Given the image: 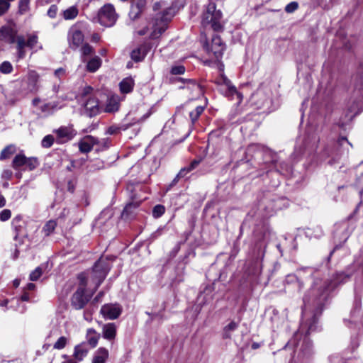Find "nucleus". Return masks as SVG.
<instances>
[{
    "instance_id": "nucleus-1",
    "label": "nucleus",
    "mask_w": 363,
    "mask_h": 363,
    "mask_svg": "<svg viewBox=\"0 0 363 363\" xmlns=\"http://www.w3.org/2000/svg\"><path fill=\"white\" fill-rule=\"evenodd\" d=\"M155 11L161 10L159 13H156L155 18L152 23V33L151 34L152 38H157L159 35L162 34L167 28V23L175 14V9L172 7L167 6L164 1L156 2L153 6Z\"/></svg>"
},
{
    "instance_id": "nucleus-2",
    "label": "nucleus",
    "mask_w": 363,
    "mask_h": 363,
    "mask_svg": "<svg viewBox=\"0 0 363 363\" xmlns=\"http://www.w3.org/2000/svg\"><path fill=\"white\" fill-rule=\"evenodd\" d=\"M348 146L352 147V144L345 137H340L336 143L328 145L321 152V160L329 159L328 163L333 165L337 163L342 155L345 152H348Z\"/></svg>"
},
{
    "instance_id": "nucleus-3",
    "label": "nucleus",
    "mask_w": 363,
    "mask_h": 363,
    "mask_svg": "<svg viewBox=\"0 0 363 363\" xmlns=\"http://www.w3.org/2000/svg\"><path fill=\"white\" fill-rule=\"evenodd\" d=\"M222 12L216 9V5L213 2H210L206 11L203 13L201 24L204 28H211L214 31H220L223 30Z\"/></svg>"
},
{
    "instance_id": "nucleus-4",
    "label": "nucleus",
    "mask_w": 363,
    "mask_h": 363,
    "mask_svg": "<svg viewBox=\"0 0 363 363\" xmlns=\"http://www.w3.org/2000/svg\"><path fill=\"white\" fill-rule=\"evenodd\" d=\"M214 82L220 86V91L226 97L232 98L236 96L238 102L242 99V94L238 91L236 87L232 84L230 80L223 74L221 73Z\"/></svg>"
},
{
    "instance_id": "nucleus-5",
    "label": "nucleus",
    "mask_w": 363,
    "mask_h": 363,
    "mask_svg": "<svg viewBox=\"0 0 363 363\" xmlns=\"http://www.w3.org/2000/svg\"><path fill=\"white\" fill-rule=\"evenodd\" d=\"M38 165L39 162L36 157H27L23 154L16 155L11 163V167L15 170H19L22 168L23 170L32 171Z\"/></svg>"
},
{
    "instance_id": "nucleus-6",
    "label": "nucleus",
    "mask_w": 363,
    "mask_h": 363,
    "mask_svg": "<svg viewBox=\"0 0 363 363\" xmlns=\"http://www.w3.org/2000/svg\"><path fill=\"white\" fill-rule=\"evenodd\" d=\"M117 19L114 7L111 4L104 5L99 11L98 21L101 26H113Z\"/></svg>"
},
{
    "instance_id": "nucleus-7",
    "label": "nucleus",
    "mask_w": 363,
    "mask_h": 363,
    "mask_svg": "<svg viewBox=\"0 0 363 363\" xmlns=\"http://www.w3.org/2000/svg\"><path fill=\"white\" fill-rule=\"evenodd\" d=\"M84 38V36L81 30V23H77L69 28L67 40L71 49L75 50L79 48L82 45Z\"/></svg>"
},
{
    "instance_id": "nucleus-8",
    "label": "nucleus",
    "mask_w": 363,
    "mask_h": 363,
    "mask_svg": "<svg viewBox=\"0 0 363 363\" xmlns=\"http://www.w3.org/2000/svg\"><path fill=\"white\" fill-rule=\"evenodd\" d=\"M109 267L106 262L100 259L94 264L93 267V281L95 282L96 286L94 290L96 291L108 274Z\"/></svg>"
},
{
    "instance_id": "nucleus-9",
    "label": "nucleus",
    "mask_w": 363,
    "mask_h": 363,
    "mask_svg": "<svg viewBox=\"0 0 363 363\" xmlns=\"http://www.w3.org/2000/svg\"><path fill=\"white\" fill-rule=\"evenodd\" d=\"M204 48L209 55H212L216 60H219L222 57L225 45L223 43L220 38L215 35L211 40V45L208 43L204 45Z\"/></svg>"
},
{
    "instance_id": "nucleus-10",
    "label": "nucleus",
    "mask_w": 363,
    "mask_h": 363,
    "mask_svg": "<svg viewBox=\"0 0 363 363\" xmlns=\"http://www.w3.org/2000/svg\"><path fill=\"white\" fill-rule=\"evenodd\" d=\"M12 225L16 232L13 239L18 241V243L15 245L17 247L18 245H21L23 243V239L28 238V234L24 230L25 223L23 221L21 216H16L13 219Z\"/></svg>"
},
{
    "instance_id": "nucleus-11",
    "label": "nucleus",
    "mask_w": 363,
    "mask_h": 363,
    "mask_svg": "<svg viewBox=\"0 0 363 363\" xmlns=\"http://www.w3.org/2000/svg\"><path fill=\"white\" fill-rule=\"evenodd\" d=\"M91 296L86 294L83 288H78L71 298V305L76 310L82 309L89 301Z\"/></svg>"
},
{
    "instance_id": "nucleus-12",
    "label": "nucleus",
    "mask_w": 363,
    "mask_h": 363,
    "mask_svg": "<svg viewBox=\"0 0 363 363\" xmlns=\"http://www.w3.org/2000/svg\"><path fill=\"white\" fill-rule=\"evenodd\" d=\"M56 135V141L59 144L71 140L77 134L72 126H61L53 131Z\"/></svg>"
},
{
    "instance_id": "nucleus-13",
    "label": "nucleus",
    "mask_w": 363,
    "mask_h": 363,
    "mask_svg": "<svg viewBox=\"0 0 363 363\" xmlns=\"http://www.w3.org/2000/svg\"><path fill=\"white\" fill-rule=\"evenodd\" d=\"M122 308L118 304H105L101 308V313L106 318L116 319L120 316Z\"/></svg>"
},
{
    "instance_id": "nucleus-14",
    "label": "nucleus",
    "mask_w": 363,
    "mask_h": 363,
    "mask_svg": "<svg viewBox=\"0 0 363 363\" xmlns=\"http://www.w3.org/2000/svg\"><path fill=\"white\" fill-rule=\"evenodd\" d=\"M17 30L11 25H5L0 28V40L9 44L16 42Z\"/></svg>"
},
{
    "instance_id": "nucleus-15",
    "label": "nucleus",
    "mask_w": 363,
    "mask_h": 363,
    "mask_svg": "<svg viewBox=\"0 0 363 363\" xmlns=\"http://www.w3.org/2000/svg\"><path fill=\"white\" fill-rule=\"evenodd\" d=\"M97 143L96 138L91 135H86L79 142V151L82 153H88L92 150L94 145Z\"/></svg>"
},
{
    "instance_id": "nucleus-16",
    "label": "nucleus",
    "mask_w": 363,
    "mask_h": 363,
    "mask_svg": "<svg viewBox=\"0 0 363 363\" xmlns=\"http://www.w3.org/2000/svg\"><path fill=\"white\" fill-rule=\"evenodd\" d=\"M179 89H186L193 96H199L203 94L202 86L194 79L186 80L185 86H179Z\"/></svg>"
},
{
    "instance_id": "nucleus-17",
    "label": "nucleus",
    "mask_w": 363,
    "mask_h": 363,
    "mask_svg": "<svg viewBox=\"0 0 363 363\" xmlns=\"http://www.w3.org/2000/svg\"><path fill=\"white\" fill-rule=\"evenodd\" d=\"M84 108L88 116H96L99 111L98 100L94 97H89L84 104Z\"/></svg>"
},
{
    "instance_id": "nucleus-18",
    "label": "nucleus",
    "mask_w": 363,
    "mask_h": 363,
    "mask_svg": "<svg viewBox=\"0 0 363 363\" xmlns=\"http://www.w3.org/2000/svg\"><path fill=\"white\" fill-rule=\"evenodd\" d=\"M140 201H133L128 203L124 208L121 217L125 220H129L133 216L135 210L140 206Z\"/></svg>"
},
{
    "instance_id": "nucleus-19",
    "label": "nucleus",
    "mask_w": 363,
    "mask_h": 363,
    "mask_svg": "<svg viewBox=\"0 0 363 363\" xmlns=\"http://www.w3.org/2000/svg\"><path fill=\"white\" fill-rule=\"evenodd\" d=\"M108 357V351L106 348H99L94 354L92 363H105Z\"/></svg>"
},
{
    "instance_id": "nucleus-20",
    "label": "nucleus",
    "mask_w": 363,
    "mask_h": 363,
    "mask_svg": "<svg viewBox=\"0 0 363 363\" xmlns=\"http://www.w3.org/2000/svg\"><path fill=\"white\" fill-rule=\"evenodd\" d=\"M116 334V326L114 323H111L104 325L103 336L105 339L113 340Z\"/></svg>"
},
{
    "instance_id": "nucleus-21",
    "label": "nucleus",
    "mask_w": 363,
    "mask_h": 363,
    "mask_svg": "<svg viewBox=\"0 0 363 363\" xmlns=\"http://www.w3.org/2000/svg\"><path fill=\"white\" fill-rule=\"evenodd\" d=\"M16 48L19 58H23L26 56L25 48L27 47L26 40L23 35H17L16 38Z\"/></svg>"
},
{
    "instance_id": "nucleus-22",
    "label": "nucleus",
    "mask_w": 363,
    "mask_h": 363,
    "mask_svg": "<svg viewBox=\"0 0 363 363\" xmlns=\"http://www.w3.org/2000/svg\"><path fill=\"white\" fill-rule=\"evenodd\" d=\"M120 89L123 94H128L133 91L134 81L131 77H127L120 82Z\"/></svg>"
},
{
    "instance_id": "nucleus-23",
    "label": "nucleus",
    "mask_w": 363,
    "mask_h": 363,
    "mask_svg": "<svg viewBox=\"0 0 363 363\" xmlns=\"http://www.w3.org/2000/svg\"><path fill=\"white\" fill-rule=\"evenodd\" d=\"M147 48L145 45H141L131 52V58L135 61H141L147 54Z\"/></svg>"
},
{
    "instance_id": "nucleus-24",
    "label": "nucleus",
    "mask_w": 363,
    "mask_h": 363,
    "mask_svg": "<svg viewBox=\"0 0 363 363\" xmlns=\"http://www.w3.org/2000/svg\"><path fill=\"white\" fill-rule=\"evenodd\" d=\"M88 350L84 345H78L74 347V357L78 361H82L87 354Z\"/></svg>"
},
{
    "instance_id": "nucleus-25",
    "label": "nucleus",
    "mask_w": 363,
    "mask_h": 363,
    "mask_svg": "<svg viewBox=\"0 0 363 363\" xmlns=\"http://www.w3.org/2000/svg\"><path fill=\"white\" fill-rule=\"evenodd\" d=\"M99 335L94 329H88L86 333V340L91 347H95L98 343Z\"/></svg>"
},
{
    "instance_id": "nucleus-26",
    "label": "nucleus",
    "mask_w": 363,
    "mask_h": 363,
    "mask_svg": "<svg viewBox=\"0 0 363 363\" xmlns=\"http://www.w3.org/2000/svg\"><path fill=\"white\" fill-rule=\"evenodd\" d=\"M101 60L99 57L95 56L87 62L86 68L89 72H94L101 67Z\"/></svg>"
},
{
    "instance_id": "nucleus-27",
    "label": "nucleus",
    "mask_w": 363,
    "mask_h": 363,
    "mask_svg": "<svg viewBox=\"0 0 363 363\" xmlns=\"http://www.w3.org/2000/svg\"><path fill=\"white\" fill-rule=\"evenodd\" d=\"M16 151V146L9 145L4 148L0 153V160H4L9 158Z\"/></svg>"
},
{
    "instance_id": "nucleus-28",
    "label": "nucleus",
    "mask_w": 363,
    "mask_h": 363,
    "mask_svg": "<svg viewBox=\"0 0 363 363\" xmlns=\"http://www.w3.org/2000/svg\"><path fill=\"white\" fill-rule=\"evenodd\" d=\"M238 327V323L235 321H231L228 325H227L224 329L223 333V337L225 339L230 338L231 333L234 330H235Z\"/></svg>"
},
{
    "instance_id": "nucleus-29",
    "label": "nucleus",
    "mask_w": 363,
    "mask_h": 363,
    "mask_svg": "<svg viewBox=\"0 0 363 363\" xmlns=\"http://www.w3.org/2000/svg\"><path fill=\"white\" fill-rule=\"evenodd\" d=\"M132 125L131 123L128 124H122L119 126L118 125H111L106 130V133L109 135H114L118 133L121 130H126Z\"/></svg>"
},
{
    "instance_id": "nucleus-30",
    "label": "nucleus",
    "mask_w": 363,
    "mask_h": 363,
    "mask_svg": "<svg viewBox=\"0 0 363 363\" xmlns=\"http://www.w3.org/2000/svg\"><path fill=\"white\" fill-rule=\"evenodd\" d=\"M203 111H204V107L201 106H199L194 111L190 112L189 116H190L192 125H194L196 122V121L198 120V118L201 115V113H203Z\"/></svg>"
},
{
    "instance_id": "nucleus-31",
    "label": "nucleus",
    "mask_w": 363,
    "mask_h": 363,
    "mask_svg": "<svg viewBox=\"0 0 363 363\" xmlns=\"http://www.w3.org/2000/svg\"><path fill=\"white\" fill-rule=\"evenodd\" d=\"M78 14V10L74 6H71L63 13L64 18L66 20L74 19Z\"/></svg>"
},
{
    "instance_id": "nucleus-32",
    "label": "nucleus",
    "mask_w": 363,
    "mask_h": 363,
    "mask_svg": "<svg viewBox=\"0 0 363 363\" xmlns=\"http://www.w3.org/2000/svg\"><path fill=\"white\" fill-rule=\"evenodd\" d=\"M56 225L57 224L55 220H50L47 222L43 228L45 235H50L54 231Z\"/></svg>"
},
{
    "instance_id": "nucleus-33",
    "label": "nucleus",
    "mask_w": 363,
    "mask_h": 363,
    "mask_svg": "<svg viewBox=\"0 0 363 363\" xmlns=\"http://www.w3.org/2000/svg\"><path fill=\"white\" fill-rule=\"evenodd\" d=\"M118 107H119L118 103L115 99H111L108 101V102L106 104L105 111H106V112H108V113L115 112V111H118Z\"/></svg>"
},
{
    "instance_id": "nucleus-34",
    "label": "nucleus",
    "mask_w": 363,
    "mask_h": 363,
    "mask_svg": "<svg viewBox=\"0 0 363 363\" xmlns=\"http://www.w3.org/2000/svg\"><path fill=\"white\" fill-rule=\"evenodd\" d=\"M13 71V66L9 61H4L0 65V72L2 74H10Z\"/></svg>"
},
{
    "instance_id": "nucleus-35",
    "label": "nucleus",
    "mask_w": 363,
    "mask_h": 363,
    "mask_svg": "<svg viewBox=\"0 0 363 363\" xmlns=\"http://www.w3.org/2000/svg\"><path fill=\"white\" fill-rule=\"evenodd\" d=\"M81 52L83 57H86L94 54V51L90 45L85 43L81 48Z\"/></svg>"
},
{
    "instance_id": "nucleus-36",
    "label": "nucleus",
    "mask_w": 363,
    "mask_h": 363,
    "mask_svg": "<svg viewBox=\"0 0 363 363\" xmlns=\"http://www.w3.org/2000/svg\"><path fill=\"white\" fill-rule=\"evenodd\" d=\"M38 43V36L35 34H30L28 35L26 40L27 47L33 49Z\"/></svg>"
},
{
    "instance_id": "nucleus-37",
    "label": "nucleus",
    "mask_w": 363,
    "mask_h": 363,
    "mask_svg": "<svg viewBox=\"0 0 363 363\" xmlns=\"http://www.w3.org/2000/svg\"><path fill=\"white\" fill-rule=\"evenodd\" d=\"M54 137L51 135H48L43 138L41 142V145L43 147H50L54 143Z\"/></svg>"
},
{
    "instance_id": "nucleus-38",
    "label": "nucleus",
    "mask_w": 363,
    "mask_h": 363,
    "mask_svg": "<svg viewBox=\"0 0 363 363\" xmlns=\"http://www.w3.org/2000/svg\"><path fill=\"white\" fill-rule=\"evenodd\" d=\"M67 342V337L62 336L55 342V343L53 345V347L57 350H62L66 346Z\"/></svg>"
},
{
    "instance_id": "nucleus-39",
    "label": "nucleus",
    "mask_w": 363,
    "mask_h": 363,
    "mask_svg": "<svg viewBox=\"0 0 363 363\" xmlns=\"http://www.w3.org/2000/svg\"><path fill=\"white\" fill-rule=\"evenodd\" d=\"M30 0H20L18 4L19 13L23 14L29 9Z\"/></svg>"
},
{
    "instance_id": "nucleus-40",
    "label": "nucleus",
    "mask_w": 363,
    "mask_h": 363,
    "mask_svg": "<svg viewBox=\"0 0 363 363\" xmlns=\"http://www.w3.org/2000/svg\"><path fill=\"white\" fill-rule=\"evenodd\" d=\"M165 208L162 205H157L153 208L152 215L155 218H159L164 213Z\"/></svg>"
},
{
    "instance_id": "nucleus-41",
    "label": "nucleus",
    "mask_w": 363,
    "mask_h": 363,
    "mask_svg": "<svg viewBox=\"0 0 363 363\" xmlns=\"http://www.w3.org/2000/svg\"><path fill=\"white\" fill-rule=\"evenodd\" d=\"M185 67L183 65H175L172 66L170 70L172 74L174 75H180L183 74L185 72Z\"/></svg>"
},
{
    "instance_id": "nucleus-42",
    "label": "nucleus",
    "mask_w": 363,
    "mask_h": 363,
    "mask_svg": "<svg viewBox=\"0 0 363 363\" xmlns=\"http://www.w3.org/2000/svg\"><path fill=\"white\" fill-rule=\"evenodd\" d=\"M298 8V4L296 1H292L288 4L285 7V11L288 13H291L297 10Z\"/></svg>"
},
{
    "instance_id": "nucleus-43",
    "label": "nucleus",
    "mask_w": 363,
    "mask_h": 363,
    "mask_svg": "<svg viewBox=\"0 0 363 363\" xmlns=\"http://www.w3.org/2000/svg\"><path fill=\"white\" fill-rule=\"evenodd\" d=\"M42 274V269L40 267H38L35 270H33L30 274V279L31 281H37Z\"/></svg>"
},
{
    "instance_id": "nucleus-44",
    "label": "nucleus",
    "mask_w": 363,
    "mask_h": 363,
    "mask_svg": "<svg viewBox=\"0 0 363 363\" xmlns=\"http://www.w3.org/2000/svg\"><path fill=\"white\" fill-rule=\"evenodd\" d=\"M11 216V212L9 209H4L0 213V220L1 221L8 220Z\"/></svg>"
},
{
    "instance_id": "nucleus-45",
    "label": "nucleus",
    "mask_w": 363,
    "mask_h": 363,
    "mask_svg": "<svg viewBox=\"0 0 363 363\" xmlns=\"http://www.w3.org/2000/svg\"><path fill=\"white\" fill-rule=\"evenodd\" d=\"M10 7V4L6 0H0V15L4 14Z\"/></svg>"
},
{
    "instance_id": "nucleus-46",
    "label": "nucleus",
    "mask_w": 363,
    "mask_h": 363,
    "mask_svg": "<svg viewBox=\"0 0 363 363\" xmlns=\"http://www.w3.org/2000/svg\"><path fill=\"white\" fill-rule=\"evenodd\" d=\"M38 79V76L35 72H32L29 73L28 81H29L30 84H32L33 88L35 86Z\"/></svg>"
},
{
    "instance_id": "nucleus-47",
    "label": "nucleus",
    "mask_w": 363,
    "mask_h": 363,
    "mask_svg": "<svg viewBox=\"0 0 363 363\" xmlns=\"http://www.w3.org/2000/svg\"><path fill=\"white\" fill-rule=\"evenodd\" d=\"M78 279L79 281V284L78 288H83L84 291H86V279L84 274H81L78 276Z\"/></svg>"
},
{
    "instance_id": "nucleus-48",
    "label": "nucleus",
    "mask_w": 363,
    "mask_h": 363,
    "mask_svg": "<svg viewBox=\"0 0 363 363\" xmlns=\"http://www.w3.org/2000/svg\"><path fill=\"white\" fill-rule=\"evenodd\" d=\"M57 12V6L56 5H52V6H50V7L49 8V9L48 11V15L50 18H55L56 17Z\"/></svg>"
},
{
    "instance_id": "nucleus-49",
    "label": "nucleus",
    "mask_w": 363,
    "mask_h": 363,
    "mask_svg": "<svg viewBox=\"0 0 363 363\" xmlns=\"http://www.w3.org/2000/svg\"><path fill=\"white\" fill-rule=\"evenodd\" d=\"M13 176V172L10 169H4L1 173V178L5 180H10Z\"/></svg>"
},
{
    "instance_id": "nucleus-50",
    "label": "nucleus",
    "mask_w": 363,
    "mask_h": 363,
    "mask_svg": "<svg viewBox=\"0 0 363 363\" xmlns=\"http://www.w3.org/2000/svg\"><path fill=\"white\" fill-rule=\"evenodd\" d=\"M93 90H94L93 88L90 86H84L82 91V96L86 97V96L91 95Z\"/></svg>"
},
{
    "instance_id": "nucleus-51",
    "label": "nucleus",
    "mask_w": 363,
    "mask_h": 363,
    "mask_svg": "<svg viewBox=\"0 0 363 363\" xmlns=\"http://www.w3.org/2000/svg\"><path fill=\"white\" fill-rule=\"evenodd\" d=\"M200 163V160H194V161H192L191 162V164L187 167L188 168V170L189 172L192 171L193 169H194Z\"/></svg>"
},
{
    "instance_id": "nucleus-52",
    "label": "nucleus",
    "mask_w": 363,
    "mask_h": 363,
    "mask_svg": "<svg viewBox=\"0 0 363 363\" xmlns=\"http://www.w3.org/2000/svg\"><path fill=\"white\" fill-rule=\"evenodd\" d=\"M146 314L148 315L150 317L151 320H153V319L157 318H159L160 319L162 318V315L160 313L146 312Z\"/></svg>"
},
{
    "instance_id": "nucleus-53",
    "label": "nucleus",
    "mask_w": 363,
    "mask_h": 363,
    "mask_svg": "<svg viewBox=\"0 0 363 363\" xmlns=\"http://www.w3.org/2000/svg\"><path fill=\"white\" fill-rule=\"evenodd\" d=\"M189 79H185V78H182V77H174V78H172L171 79V82L172 83H177V82H181L182 84H186V80H188Z\"/></svg>"
},
{
    "instance_id": "nucleus-54",
    "label": "nucleus",
    "mask_w": 363,
    "mask_h": 363,
    "mask_svg": "<svg viewBox=\"0 0 363 363\" xmlns=\"http://www.w3.org/2000/svg\"><path fill=\"white\" fill-rule=\"evenodd\" d=\"M65 73V71L62 68H59L55 71V76L60 78L61 77L64 76Z\"/></svg>"
},
{
    "instance_id": "nucleus-55",
    "label": "nucleus",
    "mask_w": 363,
    "mask_h": 363,
    "mask_svg": "<svg viewBox=\"0 0 363 363\" xmlns=\"http://www.w3.org/2000/svg\"><path fill=\"white\" fill-rule=\"evenodd\" d=\"M189 171L188 170L187 167H186L182 168V169L179 171V172L177 174V175H178V177H180L182 178V177H185V176H186V174L187 173H189Z\"/></svg>"
},
{
    "instance_id": "nucleus-56",
    "label": "nucleus",
    "mask_w": 363,
    "mask_h": 363,
    "mask_svg": "<svg viewBox=\"0 0 363 363\" xmlns=\"http://www.w3.org/2000/svg\"><path fill=\"white\" fill-rule=\"evenodd\" d=\"M47 108L55 109L57 108V104H47L44 105L43 110L45 111Z\"/></svg>"
},
{
    "instance_id": "nucleus-57",
    "label": "nucleus",
    "mask_w": 363,
    "mask_h": 363,
    "mask_svg": "<svg viewBox=\"0 0 363 363\" xmlns=\"http://www.w3.org/2000/svg\"><path fill=\"white\" fill-rule=\"evenodd\" d=\"M5 205H6V199L2 195H0V208L4 207Z\"/></svg>"
},
{
    "instance_id": "nucleus-58",
    "label": "nucleus",
    "mask_w": 363,
    "mask_h": 363,
    "mask_svg": "<svg viewBox=\"0 0 363 363\" xmlns=\"http://www.w3.org/2000/svg\"><path fill=\"white\" fill-rule=\"evenodd\" d=\"M103 295H104L103 292H99L98 294V295L94 298V301H95V302L99 301L101 298L103 296Z\"/></svg>"
},
{
    "instance_id": "nucleus-59",
    "label": "nucleus",
    "mask_w": 363,
    "mask_h": 363,
    "mask_svg": "<svg viewBox=\"0 0 363 363\" xmlns=\"http://www.w3.org/2000/svg\"><path fill=\"white\" fill-rule=\"evenodd\" d=\"M180 178H181L180 177H178V175H177L176 177L172 180V182L170 184V187L175 185L178 182V181Z\"/></svg>"
},
{
    "instance_id": "nucleus-60",
    "label": "nucleus",
    "mask_w": 363,
    "mask_h": 363,
    "mask_svg": "<svg viewBox=\"0 0 363 363\" xmlns=\"http://www.w3.org/2000/svg\"><path fill=\"white\" fill-rule=\"evenodd\" d=\"M35 288V285L33 283L28 284L27 286H26V289L28 290H30V291L33 290Z\"/></svg>"
},
{
    "instance_id": "nucleus-61",
    "label": "nucleus",
    "mask_w": 363,
    "mask_h": 363,
    "mask_svg": "<svg viewBox=\"0 0 363 363\" xmlns=\"http://www.w3.org/2000/svg\"><path fill=\"white\" fill-rule=\"evenodd\" d=\"M21 299L24 301H28L29 300V295L27 293H24L22 296Z\"/></svg>"
},
{
    "instance_id": "nucleus-62",
    "label": "nucleus",
    "mask_w": 363,
    "mask_h": 363,
    "mask_svg": "<svg viewBox=\"0 0 363 363\" xmlns=\"http://www.w3.org/2000/svg\"><path fill=\"white\" fill-rule=\"evenodd\" d=\"M40 101V99H38V98H35V99L32 101V104H33V106H37V105L39 104Z\"/></svg>"
},
{
    "instance_id": "nucleus-63",
    "label": "nucleus",
    "mask_w": 363,
    "mask_h": 363,
    "mask_svg": "<svg viewBox=\"0 0 363 363\" xmlns=\"http://www.w3.org/2000/svg\"><path fill=\"white\" fill-rule=\"evenodd\" d=\"M68 189H69V191H70L72 192L74 191V186L72 184L71 182H69V183H68Z\"/></svg>"
},
{
    "instance_id": "nucleus-64",
    "label": "nucleus",
    "mask_w": 363,
    "mask_h": 363,
    "mask_svg": "<svg viewBox=\"0 0 363 363\" xmlns=\"http://www.w3.org/2000/svg\"><path fill=\"white\" fill-rule=\"evenodd\" d=\"M15 177L18 179H21L22 177V173L21 172V171H18L16 174H15Z\"/></svg>"
}]
</instances>
